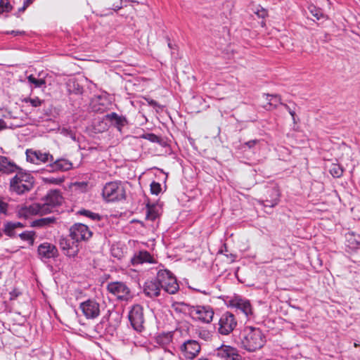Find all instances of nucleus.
Masks as SVG:
<instances>
[{"mask_svg": "<svg viewBox=\"0 0 360 360\" xmlns=\"http://www.w3.org/2000/svg\"><path fill=\"white\" fill-rule=\"evenodd\" d=\"M105 323V317H103L102 319V320L101 321V322L98 324L96 325L95 326V330L98 333H100V334H103V333H105V330H107V333H109L110 334H113V333L115 332L116 328L115 326H110L108 328H106L105 330L103 329V323Z\"/></svg>", "mask_w": 360, "mask_h": 360, "instance_id": "nucleus-32", "label": "nucleus"}, {"mask_svg": "<svg viewBox=\"0 0 360 360\" xmlns=\"http://www.w3.org/2000/svg\"><path fill=\"white\" fill-rule=\"evenodd\" d=\"M174 310L186 314L193 320L203 323H211L214 314L212 307L209 305H191L183 302H176Z\"/></svg>", "mask_w": 360, "mask_h": 360, "instance_id": "nucleus-1", "label": "nucleus"}, {"mask_svg": "<svg viewBox=\"0 0 360 360\" xmlns=\"http://www.w3.org/2000/svg\"><path fill=\"white\" fill-rule=\"evenodd\" d=\"M255 13L260 18H264L267 16V11L264 8L257 9Z\"/></svg>", "mask_w": 360, "mask_h": 360, "instance_id": "nucleus-42", "label": "nucleus"}, {"mask_svg": "<svg viewBox=\"0 0 360 360\" xmlns=\"http://www.w3.org/2000/svg\"><path fill=\"white\" fill-rule=\"evenodd\" d=\"M163 339L165 340L166 342H169L171 340V336L168 335H165L163 336H159L158 338V341L159 342H162L163 341Z\"/></svg>", "mask_w": 360, "mask_h": 360, "instance_id": "nucleus-44", "label": "nucleus"}, {"mask_svg": "<svg viewBox=\"0 0 360 360\" xmlns=\"http://www.w3.org/2000/svg\"><path fill=\"white\" fill-rule=\"evenodd\" d=\"M150 192L152 194H154V195H158L161 191H162V188H161V185L160 183L158 182H156V181H153L151 184H150Z\"/></svg>", "mask_w": 360, "mask_h": 360, "instance_id": "nucleus-40", "label": "nucleus"}, {"mask_svg": "<svg viewBox=\"0 0 360 360\" xmlns=\"http://www.w3.org/2000/svg\"><path fill=\"white\" fill-rule=\"evenodd\" d=\"M198 360H208V359H207L200 358V359H199Z\"/></svg>", "mask_w": 360, "mask_h": 360, "instance_id": "nucleus-55", "label": "nucleus"}, {"mask_svg": "<svg viewBox=\"0 0 360 360\" xmlns=\"http://www.w3.org/2000/svg\"><path fill=\"white\" fill-rule=\"evenodd\" d=\"M218 332L222 335H228L237 326V321L235 316L229 312L226 311L221 314L218 321Z\"/></svg>", "mask_w": 360, "mask_h": 360, "instance_id": "nucleus-6", "label": "nucleus"}, {"mask_svg": "<svg viewBox=\"0 0 360 360\" xmlns=\"http://www.w3.org/2000/svg\"><path fill=\"white\" fill-rule=\"evenodd\" d=\"M21 240L28 241L31 245L34 243L35 232L33 231H25L18 234Z\"/></svg>", "mask_w": 360, "mask_h": 360, "instance_id": "nucleus-33", "label": "nucleus"}, {"mask_svg": "<svg viewBox=\"0 0 360 360\" xmlns=\"http://www.w3.org/2000/svg\"><path fill=\"white\" fill-rule=\"evenodd\" d=\"M44 181L49 184L60 185L64 181V178L48 177L44 178Z\"/></svg>", "mask_w": 360, "mask_h": 360, "instance_id": "nucleus-39", "label": "nucleus"}, {"mask_svg": "<svg viewBox=\"0 0 360 360\" xmlns=\"http://www.w3.org/2000/svg\"><path fill=\"white\" fill-rule=\"evenodd\" d=\"M214 355L220 360H243L238 350L231 346L222 345L214 351Z\"/></svg>", "mask_w": 360, "mask_h": 360, "instance_id": "nucleus-12", "label": "nucleus"}, {"mask_svg": "<svg viewBox=\"0 0 360 360\" xmlns=\"http://www.w3.org/2000/svg\"><path fill=\"white\" fill-rule=\"evenodd\" d=\"M161 213V207L155 203L146 204V219L150 221H155Z\"/></svg>", "mask_w": 360, "mask_h": 360, "instance_id": "nucleus-26", "label": "nucleus"}, {"mask_svg": "<svg viewBox=\"0 0 360 360\" xmlns=\"http://www.w3.org/2000/svg\"><path fill=\"white\" fill-rule=\"evenodd\" d=\"M56 221L55 217H45V218H41L39 219L34 220L31 226L32 227H46L49 226L51 224H53Z\"/></svg>", "mask_w": 360, "mask_h": 360, "instance_id": "nucleus-27", "label": "nucleus"}, {"mask_svg": "<svg viewBox=\"0 0 360 360\" xmlns=\"http://www.w3.org/2000/svg\"><path fill=\"white\" fill-rule=\"evenodd\" d=\"M309 12L311 13V15L316 18V20H323L326 19V16L322 11V10L319 8H316L314 6H310L309 7Z\"/></svg>", "mask_w": 360, "mask_h": 360, "instance_id": "nucleus-34", "label": "nucleus"}, {"mask_svg": "<svg viewBox=\"0 0 360 360\" xmlns=\"http://www.w3.org/2000/svg\"><path fill=\"white\" fill-rule=\"evenodd\" d=\"M226 256L231 259V262H234L236 259V255L233 254L226 255Z\"/></svg>", "mask_w": 360, "mask_h": 360, "instance_id": "nucleus-49", "label": "nucleus"}, {"mask_svg": "<svg viewBox=\"0 0 360 360\" xmlns=\"http://www.w3.org/2000/svg\"><path fill=\"white\" fill-rule=\"evenodd\" d=\"M9 179L8 191L11 193L22 195L31 191L34 186V176L22 167Z\"/></svg>", "mask_w": 360, "mask_h": 360, "instance_id": "nucleus-2", "label": "nucleus"}, {"mask_svg": "<svg viewBox=\"0 0 360 360\" xmlns=\"http://www.w3.org/2000/svg\"><path fill=\"white\" fill-rule=\"evenodd\" d=\"M168 46H169V48H172V45H171V44H170V43H168Z\"/></svg>", "mask_w": 360, "mask_h": 360, "instance_id": "nucleus-56", "label": "nucleus"}, {"mask_svg": "<svg viewBox=\"0 0 360 360\" xmlns=\"http://www.w3.org/2000/svg\"><path fill=\"white\" fill-rule=\"evenodd\" d=\"M34 0H24L23 4L27 8L30 6Z\"/></svg>", "mask_w": 360, "mask_h": 360, "instance_id": "nucleus-48", "label": "nucleus"}, {"mask_svg": "<svg viewBox=\"0 0 360 360\" xmlns=\"http://www.w3.org/2000/svg\"><path fill=\"white\" fill-rule=\"evenodd\" d=\"M259 142V141L258 139H253L245 142L243 145L251 149L255 147Z\"/></svg>", "mask_w": 360, "mask_h": 360, "instance_id": "nucleus-43", "label": "nucleus"}, {"mask_svg": "<svg viewBox=\"0 0 360 360\" xmlns=\"http://www.w3.org/2000/svg\"><path fill=\"white\" fill-rule=\"evenodd\" d=\"M3 233L0 231V238L2 237Z\"/></svg>", "mask_w": 360, "mask_h": 360, "instance_id": "nucleus-54", "label": "nucleus"}, {"mask_svg": "<svg viewBox=\"0 0 360 360\" xmlns=\"http://www.w3.org/2000/svg\"><path fill=\"white\" fill-rule=\"evenodd\" d=\"M181 350L186 359H194L200 352V344L194 340L186 341L181 346Z\"/></svg>", "mask_w": 360, "mask_h": 360, "instance_id": "nucleus-17", "label": "nucleus"}, {"mask_svg": "<svg viewBox=\"0 0 360 360\" xmlns=\"http://www.w3.org/2000/svg\"><path fill=\"white\" fill-rule=\"evenodd\" d=\"M160 287L165 292L174 295L179 290V285L175 276L167 269H160L157 273Z\"/></svg>", "mask_w": 360, "mask_h": 360, "instance_id": "nucleus-5", "label": "nucleus"}, {"mask_svg": "<svg viewBox=\"0 0 360 360\" xmlns=\"http://www.w3.org/2000/svg\"><path fill=\"white\" fill-rule=\"evenodd\" d=\"M49 165L50 172H65L72 168V163L67 159L60 158L56 160L53 159Z\"/></svg>", "mask_w": 360, "mask_h": 360, "instance_id": "nucleus-22", "label": "nucleus"}, {"mask_svg": "<svg viewBox=\"0 0 360 360\" xmlns=\"http://www.w3.org/2000/svg\"><path fill=\"white\" fill-rule=\"evenodd\" d=\"M27 9V7L23 4L22 7L19 8L18 12L22 13Z\"/></svg>", "mask_w": 360, "mask_h": 360, "instance_id": "nucleus-50", "label": "nucleus"}, {"mask_svg": "<svg viewBox=\"0 0 360 360\" xmlns=\"http://www.w3.org/2000/svg\"><path fill=\"white\" fill-rule=\"evenodd\" d=\"M22 33H23V32L15 31V30H12V31L11 32V34H13V35H18V34H22Z\"/></svg>", "mask_w": 360, "mask_h": 360, "instance_id": "nucleus-52", "label": "nucleus"}, {"mask_svg": "<svg viewBox=\"0 0 360 360\" xmlns=\"http://www.w3.org/2000/svg\"><path fill=\"white\" fill-rule=\"evenodd\" d=\"M129 320L133 328L137 332H141L144 329L143 308L140 304L132 307L129 313Z\"/></svg>", "mask_w": 360, "mask_h": 360, "instance_id": "nucleus-9", "label": "nucleus"}, {"mask_svg": "<svg viewBox=\"0 0 360 360\" xmlns=\"http://www.w3.org/2000/svg\"><path fill=\"white\" fill-rule=\"evenodd\" d=\"M231 305L241 311H243L245 316H248L252 314V306L250 302L248 300L242 299L240 297H236L231 300Z\"/></svg>", "mask_w": 360, "mask_h": 360, "instance_id": "nucleus-24", "label": "nucleus"}, {"mask_svg": "<svg viewBox=\"0 0 360 360\" xmlns=\"http://www.w3.org/2000/svg\"><path fill=\"white\" fill-rule=\"evenodd\" d=\"M77 213L80 215L85 216L93 221H99L101 219V216L98 214L94 213L90 210L83 209L78 211Z\"/></svg>", "mask_w": 360, "mask_h": 360, "instance_id": "nucleus-35", "label": "nucleus"}, {"mask_svg": "<svg viewBox=\"0 0 360 360\" xmlns=\"http://www.w3.org/2000/svg\"><path fill=\"white\" fill-rule=\"evenodd\" d=\"M83 315L87 319H95L101 314V305L95 300L89 299L79 304Z\"/></svg>", "mask_w": 360, "mask_h": 360, "instance_id": "nucleus-11", "label": "nucleus"}, {"mask_svg": "<svg viewBox=\"0 0 360 360\" xmlns=\"http://www.w3.org/2000/svg\"><path fill=\"white\" fill-rule=\"evenodd\" d=\"M3 233L10 238H15L18 235L13 221H7L4 224Z\"/></svg>", "mask_w": 360, "mask_h": 360, "instance_id": "nucleus-29", "label": "nucleus"}, {"mask_svg": "<svg viewBox=\"0 0 360 360\" xmlns=\"http://www.w3.org/2000/svg\"><path fill=\"white\" fill-rule=\"evenodd\" d=\"M25 154L27 160L35 165L53 161V157L51 154L39 150L27 149Z\"/></svg>", "mask_w": 360, "mask_h": 360, "instance_id": "nucleus-13", "label": "nucleus"}, {"mask_svg": "<svg viewBox=\"0 0 360 360\" xmlns=\"http://www.w3.org/2000/svg\"><path fill=\"white\" fill-rule=\"evenodd\" d=\"M280 199V191L277 187L269 188L266 190L264 199L259 200L264 207H274L278 205Z\"/></svg>", "mask_w": 360, "mask_h": 360, "instance_id": "nucleus-16", "label": "nucleus"}, {"mask_svg": "<svg viewBox=\"0 0 360 360\" xmlns=\"http://www.w3.org/2000/svg\"><path fill=\"white\" fill-rule=\"evenodd\" d=\"M102 196L107 202H115L125 199V190L120 181H110L105 184Z\"/></svg>", "mask_w": 360, "mask_h": 360, "instance_id": "nucleus-4", "label": "nucleus"}, {"mask_svg": "<svg viewBox=\"0 0 360 360\" xmlns=\"http://www.w3.org/2000/svg\"><path fill=\"white\" fill-rule=\"evenodd\" d=\"M59 245L64 254L69 257H74L79 252V245L75 240L71 242L63 238L60 240Z\"/></svg>", "mask_w": 360, "mask_h": 360, "instance_id": "nucleus-21", "label": "nucleus"}, {"mask_svg": "<svg viewBox=\"0 0 360 360\" xmlns=\"http://www.w3.org/2000/svg\"><path fill=\"white\" fill-rule=\"evenodd\" d=\"M141 138L143 139L148 140L152 143H157L160 144V146H163L165 143L163 139L161 137H160L153 133L143 134L141 136Z\"/></svg>", "mask_w": 360, "mask_h": 360, "instance_id": "nucleus-30", "label": "nucleus"}, {"mask_svg": "<svg viewBox=\"0 0 360 360\" xmlns=\"http://www.w3.org/2000/svg\"><path fill=\"white\" fill-rule=\"evenodd\" d=\"M13 226H14L15 229H22V228L25 227V225L22 223L19 222V221H15V222L13 221Z\"/></svg>", "mask_w": 360, "mask_h": 360, "instance_id": "nucleus-45", "label": "nucleus"}, {"mask_svg": "<svg viewBox=\"0 0 360 360\" xmlns=\"http://www.w3.org/2000/svg\"><path fill=\"white\" fill-rule=\"evenodd\" d=\"M263 96L265 97V99L267 101L266 104L263 105V108L266 110H273L276 109L278 105L283 103L281 97L278 94H264Z\"/></svg>", "mask_w": 360, "mask_h": 360, "instance_id": "nucleus-25", "label": "nucleus"}, {"mask_svg": "<svg viewBox=\"0 0 360 360\" xmlns=\"http://www.w3.org/2000/svg\"><path fill=\"white\" fill-rule=\"evenodd\" d=\"M228 252L227 246L226 244H224L223 247L219 250V253L224 254V252Z\"/></svg>", "mask_w": 360, "mask_h": 360, "instance_id": "nucleus-47", "label": "nucleus"}, {"mask_svg": "<svg viewBox=\"0 0 360 360\" xmlns=\"http://www.w3.org/2000/svg\"><path fill=\"white\" fill-rule=\"evenodd\" d=\"M43 214L41 203H33L29 206L23 205L18 207L17 215L19 218L27 219L32 215Z\"/></svg>", "mask_w": 360, "mask_h": 360, "instance_id": "nucleus-18", "label": "nucleus"}, {"mask_svg": "<svg viewBox=\"0 0 360 360\" xmlns=\"http://www.w3.org/2000/svg\"><path fill=\"white\" fill-rule=\"evenodd\" d=\"M344 169L342 166L338 164H332L329 169L330 174L334 178H340L343 174Z\"/></svg>", "mask_w": 360, "mask_h": 360, "instance_id": "nucleus-31", "label": "nucleus"}, {"mask_svg": "<svg viewBox=\"0 0 360 360\" xmlns=\"http://www.w3.org/2000/svg\"><path fill=\"white\" fill-rule=\"evenodd\" d=\"M104 119L109 122L110 125L115 127L120 132H122V128L128 124L127 119L125 116L119 115L115 112L106 114L104 116Z\"/></svg>", "mask_w": 360, "mask_h": 360, "instance_id": "nucleus-20", "label": "nucleus"}, {"mask_svg": "<svg viewBox=\"0 0 360 360\" xmlns=\"http://www.w3.org/2000/svg\"><path fill=\"white\" fill-rule=\"evenodd\" d=\"M0 8L1 12L8 13L13 9L9 0H0Z\"/></svg>", "mask_w": 360, "mask_h": 360, "instance_id": "nucleus-37", "label": "nucleus"}, {"mask_svg": "<svg viewBox=\"0 0 360 360\" xmlns=\"http://www.w3.org/2000/svg\"><path fill=\"white\" fill-rule=\"evenodd\" d=\"M39 258L46 262L50 259H55L58 256V251L56 247L49 243H43L40 244L37 249Z\"/></svg>", "mask_w": 360, "mask_h": 360, "instance_id": "nucleus-14", "label": "nucleus"}, {"mask_svg": "<svg viewBox=\"0 0 360 360\" xmlns=\"http://www.w3.org/2000/svg\"><path fill=\"white\" fill-rule=\"evenodd\" d=\"M281 105H283L291 115L293 123L297 124L300 122V119L296 115V109L297 105L295 103H292V105L286 103H281Z\"/></svg>", "mask_w": 360, "mask_h": 360, "instance_id": "nucleus-28", "label": "nucleus"}, {"mask_svg": "<svg viewBox=\"0 0 360 360\" xmlns=\"http://www.w3.org/2000/svg\"><path fill=\"white\" fill-rule=\"evenodd\" d=\"M7 128L6 122L3 119H0V131Z\"/></svg>", "mask_w": 360, "mask_h": 360, "instance_id": "nucleus-46", "label": "nucleus"}, {"mask_svg": "<svg viewBox=\"0 0 360 360\" xmlns=\"http://www.w3.org/2000/svg\"><path fill=\"white\" fill-rule=\"evenodd\" d=\"M131 264L135 266L143 263H154L155 260L148 251L143 250L134 254L131 259Z\"/></svg>", "mask_w": 360, "mask_h": 360, "instance_id": "nucleus-23", "label": "nucleus"}, {"mask_svg": "<svg viewBox=\"0 0 360 360\" xmlns=\"http://www.w3.org/2000/svg\"><path fill=\"white\" fill-rule=\"evenodd\" d=\"M20 167L18 166L11 158L0 155V173L11 175L13 174L15 172L20 169Z\"/></svg>", "mask_w": 360, "mask_h": 360, "instance_id": "nucleus-19", "label": "nucleus"}, {"mask_svg": "<svg viewBox=\"0 0 360 360\" xmlns=\"http://www.w3.org/2000/svg\"><path fill=\"white\" fill-rule=\"evenodd\" d=\"M29 83L34 85L35 88H39L45 85L46 82L44 79H37L33 75H30L27 77Z\"/></svg>", "mask_w": 360, "mask_h": 360, "instance_id": "nucleus-36", "label": "nucleus"}, {"mask_svg": "<svg viewBox=\"0 0 360 360\" xmlns=\"http://www.w3.org/2000/svg\"><path fill=\"white\" fill-rule=\"evenodd\" d=\"M23 101L25 103H30L33 107H39L41 105L42 101L38 97L34 98H25Z\"/></svg>", "mask_w": 360, "mask_h": 360, "instance_id": "nucleus-38", "label": "nucleus"}, {"mask_svg": "<svg viewBox=\"0 0 360 360\" xmlns=\"http://www.w3.org/2000/svg\"><path fill=\"white\" fill-rule=\"evenodd\" d=\"M158 277L147 280L143 284V293L150 298H155L161 295L162 290Z\"/></svg>", "mask_w": 360, "mask_h": 360, "instance_id": "nucleus-15", "label": "nucleus"}, {"mask_svg": "<svg viewBox=\"0 0 360 360\" xmlns=\"http://www.w3.org/2000/svg\"><path fill=\"white\" fill-rule=\"evenodd\" d=\"M8 204L0 197V213L7 214Z\"/></svg>", "mask_w": 360, "mask_h": 360, "instance_id": "nucleus-41", "label": "nucleus"}, {"mask_svg": "<svg viewBox=\"0 0 360 360\" xmlns=\"http://www.w3.org/2000/svg\"><path fill=\"white\" fill-rule=\"evenodd\" d=\"M122 8L121 5H113V7L112 8L114 11H117Z\"/></svg>", "mask_w": 360, "mask_h": 360, "instance_id": "nucleus-51", "label": "nucleus"}, {"mask_svg": "<svg viewBox=\"0 0 360 360\" xmlns=\"http://www.w3.org/2000/svg\"><path fill=\"white\" fill-rule=\"evenodd\" d=\"M70 236L78 243L89 240L92 236V232L86 225L76 223L70 228Z\"/></svg>", "mask_w": 360, "mask_h": 360, "instance_id": "nucleus-10", "label": "nucleus"}, {"mask_svg": "<svg viewBox=\"0 0 360 360\" xmlns=\"http://www.w3.org/2000/svg\"><path fill=\"white\" fill-rule=\"evenodd\" d=\"M109 292L118 300L127 301L131 297V290L125 283L121 281L111 282L107 285Z\"/></svg>", "mask_w": 360, "mask_h": 360, "instance_id": "nucleus-8", "label": "nucleus"}, {"mask_svg": "<svg viewBox=\"0 0 360 360\" xmlns=\"http://www.w3.org/2000/svg\"><path fill=\"white\" fill-rule=\"evenodd\" d=\"M264 337L259 328H247L243 332L242 347L248 352H255L263 347Z\"/></svg>", "mask_w": 360, "mask_h": 360, "instance_id": "nucleus-3", "label": "nucleus"}, {"mask_svg": "<svg viewBox=\"0 0 360 360\" xmlns=\"http://www.w3.org/2000/svg\"><path fill=\"white\" fill-rule=\"evenodd\" d=\"M11 299H13V297H17L18 296V294L15 293V292H11Z\"/></svg>", "mask_w": 360, "mask_h": 360, "instance_id": "nucleus-53", "label": "nucleus"}, {"mask_svg": "<svg viewBox=\"0 0 360 360\" xmlns=\"http://www.w3.org/2000/svg\"><path fill=\"white\" fill-rule=\"evenodd\" d=\"M62 199L63 198L59 191H50L42 199L43 202H40L42 208V214H46L51 212L53 208L61 204Z\"/></svg>", "mask_w": 360, "mask_h": 360, "instance_id": "nucleus-7", "label": "nucleus"}]
</instances>
